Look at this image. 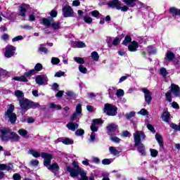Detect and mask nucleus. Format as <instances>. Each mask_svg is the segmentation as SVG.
<instances>
[{
    "instance_id": "obj_22",
    "label": "nucleus",
    "mask_w": 180,
    "mask_h": 180,
    "mask_svg": "<svg viewBox=\"0 0 180 180\" xmlns=\"http://www.w3.org/2000/svg\"><path fill=\"white\" fill-rule=\"evenodd\" d=\"M66 127L69 130H71L72 131H75L76 129H78V124L75 122H69L67 124Z\"/></svg>"
},
{
    "instance_id": "obj_28",
    "label": "nucleus",
    "mask_w": 180,
    "mask_h": 180,
    "mask_svg": "<svg viewBox=\"0 0 180 180\" xmlns=\"http://www.w3.org/2000/svg\"><path fill=\"white\" fill-rule=\"evenodd\" d=\"M28 154H30L31 155L34 156V158H37L39 157H40V155H41V154H40V153L37 152V150H30L28 151Z\"/></svg>"
},
{
    "instance_id": "obj_16",
    "label": "nucleus",
    "mask_w": 180,
    "mask_h": 180,
    "mask_svg": "<svg viewBox=\"0 0 180 180\" xmlns=\"http://www.w3.org/2000/svg\"><path fill=\"white\" fill-rule=\"evenodd\" d=\"M19 105L23 110H27L30 108V101L27 98H22V100H20Z\"/></svg>"
},
{
    "instance_id": "obj_9",
    "label": "nucleus",
    "mask_w": 180,
    "mask_h": 180,
    "mask_svg": "<svg viewBox=\"0 0 180 180\" xmlns=\"http://www.w3.org/2000/svg\"><path fill=\"white\" fill-rule=\"evenodd\" d=\"M82 116V105L77 104L76 106L75 112L72 114L70 117V120L74 121L76 119H79Z\"/></svg>"
},
{
    "instance_id": "obj_15",
    "label": "nucleus",
    "mask_w": 180,
    "mask_h": 180,
    "mask_svg": "<svg viewBox=\"0 0 180 180\" xmlns=\"http://www.w3.org/2000/svg\"><path fill=\"white\" fill-rule=\"evenodd\" d=\"M108 134L110 136H113V134H116V133H119V129H117V125L115 124H110L107 127Z\"/></svg>"
},
{
    "instance_id": "obj_44",
    "label": "nucleus",
    "mask_w": 180,
    "mask_h": 180,
    "mask_svg": "<svg viewBox=\"0 0 180 180\" xmlns=\"http://www.w3.org/2000/svg\"><path fill=\"white\" fill-rule=\"evenodd\" d=\"M147 51L150 54H155L157 53V49H155L153 46H148L147 49Z\"/></svg>"
},
{
    "instance_id": "obj_62",
    "label": "nucleus",
    "mask_w": 180,
    "mask_h": 180,
    "mask_svg": "<svg viewBox=\"0 0 180 180\" xmlns=\"http://www.w3.org/2000/svg\"><path fill=\"white\" fill-rule=\"evenodd\" d=\"M57 11L56 10H52L50 13V15L51 16V18H57Z\"/></svg>"
},
{
    "instance_id": "obj_18",
    "label": "nucleus",
    "mask_w": 180,
    "mask_h": 180,
    "mask_svg": "<svg viewBox=\"0 0 180 180\" xmlns=\"http://www.w3.org/2000/svg\"><path fill=\"white\" fill-rule=\"evenodd\" d=\"M142 92L144 94L145 101L146 103H150L153 97L151 96V93L146 88L142 89Z\"/></svg>"
},
{
    "instance_id": "obj_3",
    "label": "nucleus",
    "mask_w": 180,
    "mask_h": 180,
    "mask_svg": "<svg viewBox=\"0 0 180 180\" xmlns=\"http://www.w3.org/2000/svg\"><path fill=\"white\" fill-rule=\"evenodd\" d=\"M72 167L71 166H68L66 167L67 172L70 173L72 178H76L78 175H80V180H88V176H86V172L84 169L79 167L78 162L74 161L72 162Z\"/></svg>"
},
{
    "instance_id": "obj_46",
    "label": "nucleus",
    "mask_w": 180,
    "mask_h": 180,
    "mask_svg": "<svg viewBox=\"0 0 180 180\" xmlns=\"http://www.w3.org/2000/svg\"><path fill=\"white\" fill-rule=\"evenodd\" d=\"M90 13L91 16H93V18H98V16H102V15H101L98 10H94L91 11Z\"/></svg>"
},
{
    "instance_id": "obj_64",
    "label": "nucleus",
    "mask_w": 180,
    "mask_h": 180,
    "mask_svg": "<svg viewBox=\"0 0 180 180\" xmlns=\"http://www.w3.org/2000/svg\"><path fill=\"white\" fill-rule=\"evenodd\" d=\"M102 180H110V179H109V174L107 173H103Z\"/></svg>"
},
{
    "instance_id": "obj_41",
    "label": "nucleus",
    "mask_w": 180,
    "mask_h": 180,
    "mask_svg": "<svg viewBox=\"0 0 180 180\" xmlns=\"http://www.w3.org/2000/svg\"><path fill=\"white\" fill-rule=\"evenodd\" d=\"M34 74H36L34 72V70H30L28 72H26L25 73H24V75H22V77H25V78L27 77H32V75H34Z\"/></svg>"
},
{
    "instance_id": "obj_12",
    "label": "nucleus",
    "mask_w": 180,
    "mask_h": 180,
    "mask_svg": "<svg viewBox=\"0 0 180 180\" xmlns=\"http://www.w3.org/2000/svg\"><path fill=\"white\" fill-rule=\"evenodd\" d=\"M30 8V6L29 4H22L20 6H18V16H22V18H25L26 16V12L27 9Z\"/></svg>"
},
{
    "instance_id": "obj_40",
    "label": "nucleus",
    "mask_w": 180,
    "mask_h": 180,
    "mask_svg": "<svg viewBox=\"0 0 180 180\" xmlns=\"http://www.w3.org/2000/svg\"><path fill=\"white\" fill-rule=\"evenodd\" d=\"M130 41H131V37L130 36H127L122 41V44H124V46H127Z\"/></svg>"
},
{
    "instance_id": "obj_49",
    "label": "nucleus",
    "mask_w": 180,
    "mask_h": 180,
    "mask_svg": "<svg viewBox=\"0 0 180 180\" xmlns=\"http://www.w3.org/2000/svg\"><path fill=\"white\" fill-rule=\"evenodd\" d=\"M136 115V112L134 111H131L129 113H127L125 115V117H127V119H131V117H134V116Z\"/></svg>"
},
{
    "instance_id": "obj_43",
    "label": "nucleus",
    "mask_w": 180,
    "mask_h": 180,
    "mask_svg": "<svg viewBox=\"0 0 180 180\" xmlns=\"http://www.w3.org/2000/svg\"><path fill=\"white\" fill-rule=\"evenodd\" d=\"M113 162V159H103L102 160V164L103 165H109L110 164H112Z\"/></svg>"
},
{
    "instance_id": "obj_48",
    "label": "nucleus",
    "mask_w": 180,
    "mask_h": 180,
    "mask_svg": "<svg viewBox=\"0 0 180 180\" xmlns=\"http://www.w3.org/2000/svg\"><path fill=\"white\" fill-rule=\"evenodd\" d=\"M51 64L56 65L60 63V59L58 58L53 57L51 61Z\"/></svg>"
},
{
    "instance_id": "obj_5",
    "label": "nucleus",
    "mask_w": 180,
    "mask_h": 180,
    "mask_svg": "<svg viewBox=\"0 0 180 180\" xmlns=\"http://www.w3.org/2000/svg\"><path fill=\"white\" fill-rule=\"evenodd\" d=\"M15 110V105L10 104L7 106V110L5 112V117L8 119L11 123H15L16 122V114L13 112Z\"/></svg>"
},
{
    "instance_id": "obj_53",
    "label": "nucleus",
    "mask_w": 180,
    "mask_h": 180,
    "mask_svg": "<svg viewBox=\"0 0 180 180\" xmlns=\"http://www.w3.org/2000/svg\"><path fill=\"white\" fill-rule=\"evenodd\" d=\"M13 169V165L12 164L5 165L4 171H12Z\"/></svg>"
},
{
    "instance_id": "obj_21",
    "label": "nucleus",
    "mask_w": 180,
    "mask_h": 180,
    "mask_svg": "<svg viewBox=\"0 0 180 180\" xmlns=\"http://www.w3.org/2000/svg\"><path fill=\"white\" fill-rule=\"evenodd\" d=\"M46 168L50 171H58V169H60V166H58L57 162H54L52 165L50 164L49 166H46Z\"/></svg>"
},
{
    "instance_id": "obj_10",
    "label": "nucleus",
    "mask_w": 180,
    "mask_h": 180,
    "mask_svg": "<svg viewBox=\"0 0 180 180\" xmlns=\"http://www.w3.org/2000/svg\"><path fill=\"white\" fill-rule=\"evenodd\" d=\"M41 157L44 158V167H49L51 164V160H53V155L47 153H41Z\"/></svg>"
},
{
    "instance_id": "obj_2",
    "label": "nucleus",
    "mask_w": 180,
    "mask_h": 180,
    "mask_svg": "<svg viewBox=\"0 0 180 180\" xmlns=\"http://www.w3.org/2000/svg\"><path fill=\"white\" fill-rule=\"evenodd\" d=\"M134 146L137 148V151L142 155V157H146V146L143 143H141L142 140H146V134L143 131H136L135 133L133 134Z\"/></svg>"
},
{
    "instance_id": "obj_55",
    "label": "nucleus",
    "mask_w": 180,
    "mask_h": 180,
    "mask_svg": "<svg viewBox=\"0 0 180 180\" xmlns=\"http://www.w3.org/2000/svg\"><path fill=\"white\" fill-rule=\"evenodd\" d=\"M30 164L32 167H37V165H39V160H32L30 161Z\"/></svg>"
},
{
    "instance_id": "obj_52",
    "label": "nucleus",
    "mask_w": 180,
    "mask_h": 180,
    "mask_svg": "<svg viewBox=\"0 0 180 180\" xmlns=\"http://www.w3.org/2000/svg\"><path fill=\"white\" fill-rule=\"evenodd\" d=\"M110 139L111 141H112L113 143H120V139H119L117 136H111V137L110 138Z\"/></svg>"
},
{
    "instance_id": "obj_39",
    "label": "nucleus",
    "mask_w": 180,
    "mask_h": 180,
    "mask_svg": "<svg viewBox=\"0 0 180 180\" xmlns=\"http://www.w3.org/2000/svg\"><path fill=\"white\" fill-rule=\"evenodd\" d=\"M74 60L77 63V64H85V60L83 58L75 57Z\"/></svg>"
},
{
    "instance_id": "obj_26",
    "label": "nucleus",
    "mask_w": 180,
    "mask_h": 180,
    "mask_svg": "<svg viewBox=\"0 0 180 180\" xmlns=\"http://www.w3.org/2000/svg\"><path fill=\"white\" fill-rule=\"evenodd\" d=\"M175 58V55L172 51H167L166 53V59L169 61H172Z\"/></svg>"
},
{
    "instance_id": "obj_33",
    "label": "nucleus",
    "mask_w": 180,
    "mask_h": 180,
    "mask_svg": "<svg viewBox=\"0 0 180 180\" xmlns=\"http://www.w3.org/2000/svg\"><path fill=\"white\" fill-rule=\"evenodd\" d=\"M43 70V65L41 63H37L36 64L34 69H32L33 71H34L35 74L37 72H39V71H41Z\"/></svg>"
},
{
    "instance_id": "obj_34",
    "label": "nucleus",
    "mask_w": 180,
    "mask_h": 180,
    "mask_svg": "<svg viewBox=\"0 0 180 180\" xmlns=\"http://www.w3.org/2000/svg\"><path fill=\"white\" fill-rule=\"evenodd\" d=\"M75 47L77 49H84V47H86V45L83 41H76L75 42Z\"/></svg>"
},
{
    "instance_id": "obj_25",
    "label": "nucleus",
    "mask_w": 180,
    "mask_h": 180,
    "mask_svg": "<svg viewBox=\"0 0 180 180\" xmlns=\"http://www.w3.org/2000/svg\"><path fill=\"white\" fill-rule=\"evenodd\" d=\"M10 140H13V141H19V140H20V136H19V135H18V134H16L13 131H11Z\"/></svg>"
},
{
    "instance_id": "obj_6",
    "label": "nucleus",
    "mask_w": 180,
    "mask_h": 180,
    "mask_svg": "<svg viewBox=\"0 0 180 180\" xmlns=\"http://www.w3.org/2000/svg\"><path fill=\"white\" fill-rule=\"evenodd\" d=\"M42 23L46 27H52L54 30H58L60 29V22H55L53 18H43Z\"/></svg>"
},
{
    "instance_id": "obj_35",
    "label": "nucleus",
    "mask_w": 180,
    "mask_h": 180,
    "mask_svg": "<svg viewBox=\"0 0 180 180\" xmlns=\"http://www.w3.org/2000/svg\"><path fill=\"white\" fill-rule=\"evenodd\" d=\"M160 75L163 77V78H165L167 75H168V71H167V69L165 68H162L160 70Z\"/></svg>"
},
{
    "instance_id": "obj_27",
    "label": "nucleus",
    "mask_w": 180,
    "mask_h": 180,
    "mask_svg": "<svg viewBox=\"0 0 180 180\" xmlns=\"http://www.w3.org/2000/svg\"><path fill=\"white\" fill-rule=\"evenodd\" d=\"M49 108L50 109H55L56 110H61L62 109L61 105H57L54 103H50Z\"/></svg>"
},
{
    "instance_id": "obj_30",
    "label": "nucleus",
    "mask_w": 180,
    "mask_h": 180,
    "mask_svg": "<svg viewBox=\"0 0 180 180\" xmlns=\"http://www.w3.org/2000/svg\"><path fill=\"white\" fill-rule=\"evenodd\" d=\"M41 105L39 103H35L30 101L29 109H36V108H40Z\"/></svg>"
},
{
    "instance_id": "obj_13",
    "label": "nucleus",
    "mask_w": 180,
    "mask_h": 180,
    "mask_svg": "<svg viewBox=\"0 0 180 180\" xmlns=\"http://www.w3.org/2000/svg\"><path fill=\"white\" fill-rule=\"evenodd\" d=\"M16 51V48L13 46L8 45L6 46V52L4 53L5 57L7 58H11V57H13L15 55V51Z\"/></svg>"
},
{
    "instance_id": "obj_37",
    "label": "nucleus",
    "mask_w": 180,
    "mask_h": 180,
    "mask_svg": "<svg viewBox=\"0 0 180 180\" xmlns=\"http://www.w3.org/2000/svg\"><path fill=\"white\" fill-rule=\"evenodd\" d=\"M95 140H96V134L95 132H91L89 141L90 143H95Z\"/></svg>"
},
{
    "instance_id": "obj_24",
    "label": "nucleus",
    "mask_w": 180,
    "mask_h": 180,
    "mask_svg": "<svg viewBox=\"0 0 180 180\" xmlns=\"http://www.w3.org/2000/svg\"><path fill=\"white\" fill-rule=\"evenodd\" d=\"M15 96L17 97L18 100L20 101V100L23 99V96H25V94L23 92L20 90H17L14 92Z\"/></svg>"
},
{
    "instance_id": "obj_23",
    "label": "nucleus",
    "mask_w": 180,
    "mask_h": 180,
    "mask_svg": "<svg viewBox=\"0 0 180 180\" xmlns=\"http://www.w3.org/2000/svg\"><path fill=\"white\" fill-rule=\"evenodd\" d=\"M171 115H169V112L165 111L162 115V119L163 122H165L166 123H168L169 122V117Z\"/></svg>"
},
{
    "instance_id": "obj_61",
    "label": "nucleus",
    "mask_w": 180,
    "mask_h": 180,
    "mask_svg": "<svg viewBox=\"0 0 180 180\" xmlns=\"http://www.w3.org/2000/svg\"><path fill=\"white\" fill-rule=\"evenodd\" d=\"M84 20L86 23H92V18L84 17Z\"/></svg>"
},
{
    "instance_id": "obj_8",
    "label": "nucleus",
    "mask_w": 180,
    "mask_h": 180,
    "mask_svg": "<svg viewBox=\"0 0 180 180\" xmlns=\"http://www.w3.org/2000/svg\"><path fill=\"white\" fill-rule=\"evenodd\" d=\"M1 135L0 138L3 141H9L11 140V136L12 134V130L8 128H4L1 129Z\"/></svg>"
},
{
    "instance_id": "obj_17",
    "label": "nucleus",
    "mask_w": 180,
    "mask_h": 180,
    "mask_svg": "<svg viewBox=\"0 0 180 180\" xmlns=\"http://www.w3.org/2000/svg\"><path fill=\"white\" fill-rule=\"evenodd\" d=\"M102 123H103V122H102V120H101L100 119L93 120L91 125V130L92 133H95V131H98V127L96 126V124H101Z\"/></svg>"
},
{
    "instance_id": "obj_31",
    "label": "nucleus",
    "mask_w": 180,
    "mask_h": 180,
    "mask_svg": "<svg viewBox=\"0 0 180 180\" xmlns=\"http://www.w3.org/2000/svg\"><path fill=\"white\" fill-rule=\"evenodd\" d=\"M109 151H110V154H112V155H119V150H117V149H116V148H115L113 146L109 147Z\"/></svg>"
},
{
    "instance_id": "obj_20",
    "label": "nucleus",
    "mask_w": 180,
    "mask_h": 180,
    "mask_svg": "<svg viewBox=\"0 0 180 180\" xmlns=\"http://www.w3.org/2000/svg\"><path fill=\"white\" fill-rule=\"evenodd\" d=\"M155 139L160 147V150H163L164 149V142L162 141V136L159 134H156Z\"/></svg>"
},
{
    "instance_id": "obj_45",
    "label": "nucleus",
    "mask_w": 180,
    "mask_h": 180,
    "mask_svg": "<svg viewBox=\"0 0 180 180\" xmlns=\"http://www.w3.org/2000/svg\"><path fill=\"white\" fill-rule=\"evenodd\" d=\"M150 153L151 157L155 158L157 157V155H158V150L155 149L150 148Z\"/></svg>"
},
{
    "instance_id": "obj_4",
    "label": "nucleus",
    "mask_w": 180,
    "mask_h": 180,
    "mask_svg": "<svg viewBox=\"0 0 180 180\" xmlns=\"http://www.w3.org/2000/svg\"><path fill=\"white\" fill-rule=\"evenodd\" d=\"M169 89L170 90L165 94L166 101H167V102H172V94H173V95L176 98H180L179 86L175 84H172L169 87Z\"/></svg>"
},
{
    "instance_id": "obj_47",
    "label": "nucleus",
    "mask_w": 180,
    "mask_h": 180,
    "mask_svg": "<svg viewBox=\"0 0 180 180\" xmlns=\"http://www.w3.org/2000/svg\"><path fill=\"white\" fill-rule=\"evenodd\" d=\"M7 74H8V72H6V70L2 68H0V79L4 78V77H6Z\"/></svg>"
},
{
    "instance_id": "obj_50",
    "label": "nucleus",
    "mask_w": 180,
    "mask_h": 180,
    "mask_svg": "<svg viewBox=\"0 0 180 180\" xmlns=\"http://www.w3.org/2000/svg\"><path fill=\"white\" fill-rule=\"evenodd\" d=\"M39 51H41V53H44V54H47L48 50L46 47H44V44H41L39 46Z\"/></svg>"
},
{
    "instance_id": "obj_58",
    "label": "nucleus",
    "mask_w": 180,
    "mask_h": 180,
    "mask_svg": "<svg viewBox=\"0 0 180 180\" xmlns=\"http://www.w3.org/2000/svg\"><path fill=\"white\" fill-rule=\"evenodd\" d=\"M120 38L116 37L113 41H112V44L113 46H117L120 43Z\"/></svg>"
},
{
    "instance_id": "obj_60",
    "label": "nucleus",
    "mask_w": 180,
    "mask_h": 180,
    "mask_svg": "<svg viewBox=\"0 0 180 180\" xmlns=\"http://www.w3.org/2000/svg\"><path fill=\"white\" fill-rule=\"evenodd\" d=\"M19 40H23L22 35L17 36L12 39V41H19Z\"/></svg>"
},
{
    "instance_id": "obj_42",
    "label": "nucleus",
    "mask_w": 180,
    "mask_h": 180,
    "mask_svg": "<svg viewBox=\"0 0 180 180\" xmlns=\"http://www.w3.org/2000/svg\"><path fill=\"white\" fill-rule=\"evenodd\" d=\"M18 134L22 137H26V136H27V131L26 129H21L18 131Z\"/></svg>"
},
{
    "instance_id": "obj_32",
    "label": "nucleus",
    "mask_w": 180,
    "mask_h": 180,
    "mask_svg": "<svg viewBox=\"0 0 180 180\" xmlns=\"http://www.w3.org/2000/svg\"><path fill=\"white\" fill-rule=\"evenodd\" d=\"M62 143L66 146H68L70 144H74V141L70 139V138H65L62 139Z\"/></svg>"
},
{
    "instance_id": "obj_19",
    "label": "nucleus",
    "mask_w": 180,
    "mask_h": 180,
    "mask_svg": "<svg viewBox=\"0 0 180 180\" xmlns=\"http://www.w3.org/2000/svg\"><path fill=\"white\" fill-rule=\"evenodd\" d=\"M137 49H139V43L136 41H133L128 46V50L129 51H137Z\"/></svg>"
},
{
    "instance_id": "obj_7",
    "label": "nucleus",
    "mask_w": 180,
    "mask_h": 180,
    "mask_svg": "<svg viewBox=\"0 0 180 180\" xmlns=\"http://www.w3.org/2000/svg\"><path fill=\"white\" fill-rule=\"evenodd\" d=\"M104 113L108 116H116L117 115V108L109 103H106L104 106Z\"/></svg>"
},
{
    "instance_id": "obj_54",
    "label": "nucleus",
    "mask_w": 180,
    "mask_h": 180,
    "mask_svg": "<svg viewBox=\"0 0 180 180\" xmlns=\"http://www.w3.org/2000/svg\"><path fill=\"white\" fill-rule=\"evenodd\" d=\"M117 96L120 97V96H124V91H123V89H118L117 90V93H116Z\"/></svg>"
},
{
    "instance_id": "obj_38",
    "label": "nucleus",
    "mask_w": 180,
    "mask_h": 180,
    "mask_svg": "<svg viewBox=\"0 0 180 180\" xmlns=\"http://www.w3.org/2000/svg\"><path fill=\"white\" fill-rule=\"evenodd\" d=\"M169 11H170V13H172V15H180V9L172 7V8H170Z\"/></svg>"
},
{
    "instance_id": "obj_59",
    "label": "nucleus",
    "mask_w": 180,
    "mask_h": 180,
    "mask_svg": "<svg viewBox=\"0 0 180 180\" xmlns=\"http://www.w3.org/2000/svg\"><path fill=\"white\" fill-rule=\"evenodd\" d=\"M65 72L63 71H59L55 74V77L60 78V77H64Z\"/></svg>"
},
{
    "instance_id": "obj_1",
    "label": "nucleus",
    "mask_w": 180,
    "mask_h": 180,
    "mask_svg": "<svg viewBox=\"0 0 180 180\" xmlns=\"http://www.w3.org/2000/svg\"><path fill=\"white\" fill-rule=\"evenodd\" d=\"M137 0H123V2L126 4L127 6H122V1L119 0H114L107 3L108 8H112V9H117V11H121L122 12H127L129 8H134L136 6V2Z\"/></svg>"
},
{
    "instance_id": "obj_63",
    "label": "nucleus",
    "mask_w": 180,
    "mask_h": 180,
    "mask_svg": "<svg viewBox=\"0 0 180 180\" xmlns=\"http://www.w3.org/2000/svg\"><path fill=\"white\" fill-rule=\"evenodd\" d=\"M21 178L22 177L20 176V175L18 173L13 174V179H14V180H20Z\"/></svg>"
},
{
    "instance_id": "obj_51",
    "label": "nucleus",
    "mask_w": 180,
    "mask_h": 180,
    "mask_svg": "<svg viewBox=\"0 0 180 180\" xmlns=\"http://www.w3.org/2000/svg\"><path fill=\"white\" fill-rule=\"evenodd\" d=\"M79 71L80 72H82V74H86L88 69H86V68L82 66V65H79Z\"/></svg>"
},
{
    "instance_id": "obj_11",
    "label": "nucleus",
    "mask_w": 180,
    "mask_h": 180,
    "mask_svg": "<svg viewBox=\"0 0 180 180\" xmlns=\"http://www.w3.org/2000/svg\"><path fill=\"white\" fill-rule=\"evenodd\" d=\"M63 15L64 18H72L74 15V10L68 5L63 6Z\"/></svg>"
},
{
    "instance_id": "obj_14",
    "label": "nucleus",
    "mask_w": 180,
    "mask_h": 180,
    "mask_svg": "<svg viewBox=\"0 0 180 180\" xmlns=\"http://www.w3.org/2000/svg\"><path fill=\"white\" fill-rule=\"evenodd\" d=\"M47 81H49V78L46 75H37L35 79V82L38 85H44L47 84Z\"/></svg>"
},
{
    "instance_id": "obj_29",
    "label": "nucleus",
    "mask_w": 180,
    "mask_h": 180,
    "mask_svg": "<svg viewBox=\"0 0 180 180\" xmlns=\"http://www.w3.org/2000/svg\"><path fill=\"white\" fill-rule=\"evenodd\" d=\"M14 81H20V82H27V77L25 76L15 77H13Z\"/></svg>"
},
{
    "instance_id": "obj_56",
    "label": "nucleus",
    "mask_w": 180,
    "mask_h": 180,
    "mask_svg": "<svg viewBox=\"0 0 180 180\" xmlns=\"http://www.w3.org/2000/svg\"><path fill=\"white\" fill-rule=\"evenodd\" d=\"M138 113L139 115H142L143 116H146V115H148V111H147V110L143 108Z\"/></svg>"
},
{
    "instance_id": "obj_57",
    "label": "nucleus",
    "mask_w": 180,
    "mask_h": 180,
    "mask_svg": "<svg viewBox=\"0 0 180 180\" xmlns=\"http://www.w3.org/2000/svg\"><path fill=\"white\" fill-rule=\"evenodd\" d=\"M84 129H79L75 131L76 136H82L84 135Z\"/></svg>"
},
{
    "instance_id": "obj_36",
    "label": "nucleus",
    "mask_w": 180,
    "mask_h": 180,
    "mask_svg": "<svg viewBox=\"0 0 180 180\" xmlns=\"http://www.w3.org/2000/svg\"><path fill=\"white\" fill-rule=\"evenodd\" d=\"M91 57L94 61H98V60H99V55L96 51H93L91 54Z\"/></svg>"
}]
</instances>
